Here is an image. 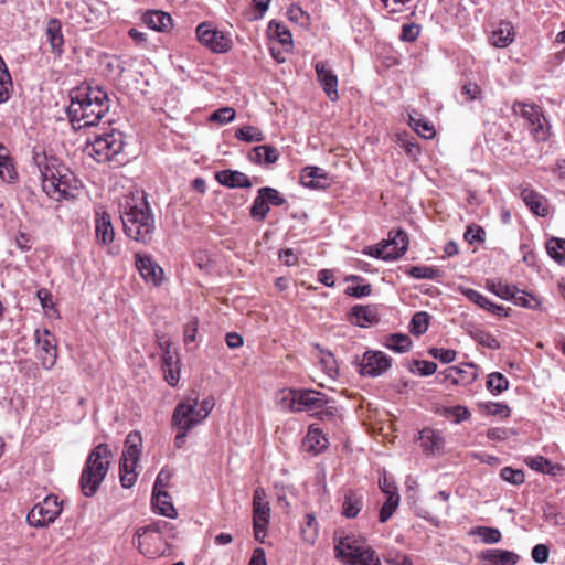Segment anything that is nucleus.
Returning a JSON list of instances; mask_svg holds the SVG:
<instances>
[{
	"label": "nucleus",
	"instance_id": "4c0bfd02",
	"mask_svg": "<svg viewBox=\"0 0 565 565\" xmlns=\"http://www.w3.org/2000/svg\"><path fill=\"white\" fill-rule=\"evenodd\" d=\"M271 36L277 39L280 44L286 46V52H289L292 46V36L290 31L280 22L271 21L269 23Z\"/></svg>",
	"mask_w": 565,
	"mask_h": 565
},
{
	"label": "nucleus",
	"instance_id": "c756f323",
	"mask_svg": "<svg viewBox=\"0 0 565 565\" xmlns=\"http://www.w3.org/2000/svg\"><path fill=\"white\" fill-rule=\"evenodd\" d=\"M151 503L154 511L158 512L159 514L170 519L177 518V510L173 507L171 498L168 492H152Z\"/></svg>",
	"mask_w": 565,
	"mask_h": 565
},
{
	"label": "nucleus",
	"instance_id": "052dcab7",
	"mask_svg": "<svg viewBox=\"0 0 565 565\" xmlns=\"http://www.w3.org/2000/svg\"><path fill=\"white\" fill-rule=\"evenodd\" d=\"M476 533L486 544H495L501 541V532L495 527L480 526Z\"/></svg>",
	"mask_w": 565,
	"mask_h": 565
},
{
	"label": "nucleus",
	"instance_id": "0eeeda50",
	"mask_svg": "<svg viewBox=\"0 0 565 565\" xmlns=\"http://www.w3.org/2000/svg\"><path fill=\"white\" fill-rule=\"evenodd\" d=\"M213 407L211 399L199 402L196 397H186L174 408L171 425L175 429L191 430L210 415Z\"/></svg>",
	"mask_w": 565,
	"mask_h": 565
},
{
	"label": "nucleus",
	"instance_id": "79ce46f5",
	"mask_svg": "<svg viewBox=\"0 0 565 565\" xmlns=\"http://www.w3.org/2000/svg\"><path fill=\"white\" fill-rule=\"evenodd\" d=\"M470 337L480 345L491 349V350H498L500 349V342L495 339L494 335H492L490 332L481 330V329H475L469 332Z\"/></svg>",
	"mask_w": 565,
	"mask_h": 565
},
{
	"label": "nucleus",
	"instance_id": "680f3d73",
	"mask_svg": "<svg viewBox=\"0 0 565 565\" xmlns=\"http://www.w3.org/2000/svg\"><path fill=\"white\" fill-rule=\"evenodd\" d=\"M235 116L236 113L232 107H224L212 113L210 120L218 124H228L235 119Z\"/></svg>",
	"mask_w": 565,
	"mask_h": 565
},
{
	"label": "nucleus",
	"instance_id": "4be33fe9",
	"mask_svg": "<svg viewBox=\"0 0 565 565\" xmlns=\"http://www.w3.org/2000/svg\"><path fill=\"white\" fill-rule=\"evenodd\" d=\"M300 182L309 189H324L329 184V178L319 167H306L301 171Z\"/></svg>",
	"mask_w": 565,
	"mask_h": 565
},
{
	"label": "nucleus",
	"instance_id": "c9c22d12",
	"mask_svg": "<svg viewBox=\"0 0 565 565\" xmlns=\"http://www.w3.org/2000/svg\"><path fill=\"white\" fill-rule=\"evenodd\" d=\"M383 344L397 353H405L411 349L412 340L403 333H393L385 337Z\"/></svg>",
	"mask_w": 565,
	"mask_h": 565
},
{
	"label": "nucleus",
	"instance_id": "7c9ffc66",
	"mask_svg": "<svg viewBox=\"0 0 565 565\" xmlns=\"http://www.w3.org/2000/svg\"><path fill=\"white\" fill-rule=\"evenodd\" d=\"M249 159L257 164H271L279 159V152L276 148L268 145L257 146L250 151Z\"/></svg>",
	"mask_w": 565,
	"mask_h": 565
},
{
	"label": "nucleus",
	"instance_id": "9d476101",
	"mask_svg": "<svg viewBox=\"0 0 565 565\" xmlns=\"http://www.w3.org/2000/svg\"><path fill=\"white\" fill-rule=\"evenodd\" d=\"M62 510V501L56 495L49 494L30 510L26 521L33 527H45L60 516Z\"/></svg>",
	"mask_w": 565,
	"mask_h": 565
},
{
	"label": "nucleus",
	"instance_id": "f8f14e48",
	"mask_svg": "<svg viewBox=\"0 0 565 565\" xmlns=\"http://www.w3.org/2000/svg\"><path fill=\"white\" fill-rule=\"evenodd\" d=\"M270 520V507L263 488H256L253 495V527L255 539L264 542Z\"/></svg>",
	"mask_w": 565,
	"mask_h": 565
},
{
	"label": "nucleus",
	"instance_id": "20e7f679",
	"mask_svg": "<svg viewBox=\"0 0 565 565\" xmlns=\"http://www.w3.org/2000/svg\"><path fill=\"white\" fill-rule=\"evenodd\" d=\"M125 145L122 132L111 129L108 132L96 134L93 139H88L85 152L98 163L118 167L128 161V157L124 151Z\"/></svg>",
	"mask_w": 565,
	"mask_h": 565
},
{
	"label": "nucleus",
	"instance_id": "603ef678",
	"mask_svg": "<svg viewBox=\"0 0 565 565\" xmlns=\"http://www.w3.org/2000/svg\"><path fill=\"white\" fill-rule=\"evenodd\" d=\"M548 255L561 263L565 260V239L551 238L546 244Z\"/></svg>",
	"mask_w": 565,
	"mask_h": 565
},
{
	"label": "nucleus",
	"instance_id": "37998d69",
	"mask_svg": "<svg viewBox=\"0 0 565 565\" xmlns=\"http://www.w3.org/2000/svg\"><path fill=\"white\" fill-rule=\"evenodd\" d=\"M319 364L329 377L335 379L339 375L337 360L330 351H320Z\"/></svg>",
	"mask_w": 565,
	"mask_h": 565
},
{
	"label": "nucleus",
	"instance_id": "e2e57ef3",
	"mask_svg": "<svg viewBox=\"0 0 565 565\" xmlns=\"http://www.w3.org/2000/svg\"><path fill=\"white\" fill-rule=\"evenodd\" d=\"M484 237V230L478 225H469L465 232V239L470 244L483 242Z\"/></svg>",
	"mask_w": 565,
	"mask_h": 565
},
{
	"label": "nucleus",
	"instance_id": "2eb2a0df",
	"mask_svg": "<svg viewBox=\"0 0 565 565\" xmlns=\"http://www.w3.org/2000/svg\"><path fill=\"white\" fill-rule=\"evenodd\" d=\"M35 342L39 347L40 359L44 369H52L57 359V344L53 334L47 329H36L34 332Z\"/></svg>",
	"mask_w": 565,
	"mask_h": 565
},
{
	"label": "nucleus",
	"instance_id": "69168bd1",
	"mask_svg": "<svg viewBox=\"0 0 565 565\" xmlns=\"http://www.w3.org/2000/svg\"><path fill=\"white\" fill-rule=\"evenodd\" d=\"M419 35V26L415 23H406L402 26L399 39L405 42H413Z\"/></svg>",
	"mask_w": 565,
	"mask_h": 565
},
{
	"label": "nucleus",
	"instance_id": "a211bd4d",
	"mask_svg": "<svg viewBox=\"0 0 565 565\" xmlns=\"http://www.w3.org/2000/svg\"><path fill=\"white\" fill-rule=\"evenodd\" d=\"M479 558L483 565H515L520 556L511 551L490 548L481 552Z\"/></svg>",
	"mask_w": 565,
	"mask_h": 565
},
{
	"label": "nucleus",
	"instance_id": "e433bc0d",
	"mask_svg": "<svg viewBox=\"0 0 565 565\" xmlns=\"http://www.w3.org/2000/svg\"><path fill=\"white\" fill-rule=\"evenodd\" d=\"M514 305L527 309H539L541 307V301L534 295L529 294L524 290H520L515 287L513 291V298L510 299Z\"/></svg>",
	"mask_w": 565,
	"mask_h": 565
},
{
	"label": "nucleus",
	"instance_id": "864d4df0",
	"mask_svg": "<svg viewBox=\"0 0 565 565\" xmlns=\"http://www.w3.org/2000/svg\"><path fill=\"white\" fill-rule=\"evenodd\" d=\"M399 503L398 493H391L380 511V522L385 523L396 511Z\"/></svg>",
	"mask_w": 565,
	"mask_h": 565
},
{
	"label": "nucleus",
	"instance_id": "9b49d317",
	"mask_svg": "<svg viewBox=\"0 0 565 565\" xmlns=\"http://www.w3.org/2000/svg\"><path fill=\"white\" fill-rule=\"evenodd\" d=\"M512 109L515 115H520L525 120L527 129L535 140L543 141L547 139L548 127L539 107L518 102L513 104Z\"/></svg>",
	"mask_w": 565,
	"mask_h": 565
},
{
	"label": "nucleus",
	"instance_id": "774afa93",
	"mask_svg": "<svg viewBox=\"0 0 565 565\" xmlns=\"http://www.w3.org/2000/svg\"><path fill=\"white\" fill-rule=\"evenodd\" d=\"M532 558L539 564L546 563L550 556V550L545 544H537L532 548Z\"/></svg>",
	"mask_w": 565,
	"mask_h": 565
},
{
	"label": "nucleus",
	"instance_id": "13d9d810",
	"mask_svg": "<svg viewBox=\"0 0 565 565\" xmlns=\"http://www.w3.org/2000/svg\"><path fill=\"white\" fill-rule=\"evenodd\" d=\"M500 477L514 486H520L525 481V476L523 470L521 469H513L511 467H504L500 471Z\"/></svg>",
	"mask_w": 565,
	"mask_h": 565
},
{
	"label": "nucleus",
	"instance_id": "f3484780",
	"mask_svg": "<svg viewBox=\"0 0 565 565\" xmlns=\"http://www.w3.org/2000/svg\"><path fill=\"white\" fill-rule=\"evenodd\" d=\"M317 78L322 86L326 95L330 100L335 102L339 99L338 92V77L334 72L328 67L326 62L319 61L315 65Z\"/></svg>",
	"mask_w": 565,
	"mask_h": 565
},
{
	"label": "nucleus",
	"instance_id": "338daca9",
	"mask_svg": "<svg viewBox=\"0 0 565 565\" xmlns=\"http://www.w3.org/2000/svg\"><path fill=\"white\" fill-rule=\"evenodd\" d=\"M170 479H171L170 471L162 469L156 478V482H154L152 492H156V493L167 492L166 489L169 486Z\"/></svg>",
	"mask_w": 565,
	"mask_h": 565
},
{
	"label": "nucleus",
	"instance_id": "7ed1b4c3",
	"mask_svg": "<svg viewBox=\"0 0 565 565\" xmlns=\"http://www.w3.org/2000/svg\"><path fill=\"white\" fill-rule=\"evenodd\" d=\"M109 110L107 93L99 86H82L71 92L70 120L74 129L96 126Z\"/></svg>",
	"mask_w": 565,
	"mask_h": 565
},
{
	"label": "nucleus",
	"instance_id": "b1692460",
	"mask_svg": "<svg viewBox=\"0 0 565 565\" xmlns=\"http://www.w3.org/2000/svg\"><path fill=\"white\" fill-rule=\"evenodd\" d=\"M46 41L51 46V52L57 56L63 53L64 36L60 20L52 18L47 21L45 29Z\"/></svg>",
	"mask_w": 565,
	"mask_h": 565
},
{
	"label": "nucleus",
	"instance_id": "412c9836",
	"mask_svg": "<svg viewBox=\"0 0 565 565\" xmlns=\"http://www.w3.org/2000/svg\"><path fill=\"white\" fill-rule=\"evenodd\" d=\"M515 39V30L511 22L500 21L492 30L489 41L491 45L504 49L509 46Z\"/></svg>",
	"mask_w": 565,
	"mask_h": 565
},
{
	"label": "nucleus",
	"instance_id": "39448f33",
	"mask_svg": "<svg viewBox=\"0 0 565 565\" xmlns=\"http://www.w3.org/2000/svg\"><path fill=\"white\" fill-rule=\"evenodd\" d=\"M113 452L107 444L97 445L88 455L79 486L85 497H93L108 473Z\"/></svg>",
	"mask_w": 565,
	"mask_h": 565
},
{
	"label": "nucleus",
	"instance_id": "58836bf2",
	"mask_svg": "<svg viewBox=\"0 0 565 565\" xmlns=\"http://www.w3.org/2000/svg\"><path fill=\"white\" fill-rule=\"evenodd\" d=\"M486 287L499 298L510 301V299L513 298V291L516 286L505 284L501 280L490 279L487 280Z\"/></svg>",
	"mask_w": 565,
	"mask_h": 565
},
{
	"label": "nucleus",
	"instance_id": "4468645a",
	"mask_svg": "<svg viewBox=\"0 0 565 565\" xmlns=\"http://www.w3.org/2000/svg\"><path fill=\"white\" fill-rule=\"evenodd\" d=\"M199 42L214 53H226L232 47V40L224 32L214 29L210 23H200L196 28Z\"/></svg>",
	"mask_w": 565,
	"mask_h": 565
},
{
	"label": "nucleus",
	"instance_id": "1a4fd4ad",
	"mask_svg": "<svg viewBox=\"0 0 565 565\" xmlns=\"http://www.w3.org/2000/svg\"><path fill=\"white\" fill-rule=\"evenodd\" d=\"M407 248V234L402 230H397L390 232L388 239H384L376 245L366 246L362 253L387 262L399 258L406 253Z\"/></svg>",
	"mask_w": 565,
	"mask_h": 565
},
{
	"label": "nucleus",
	"instance_id": "5701e85b",
	"mask_svg": "<svg viewBox=\"0 0 565 565\" xmlns=\"http://www.w3.org/2000/svg\"><path fill=\"white\" fill-rule=\"evenodd\" d=\"M420 447L427 455L439 454L445 445L441 434L433 428H424L418 437Z\"/></svg>",
	"mask_w": 565,
	"mask_h": 565
},
{
	"label": "nucleus",
	"instance_id": "f03ea898",
	"mask_svg": "<svg viewBox=\"0 0 565 565\" xmlns=\"http://www.w3.org/2000/svg\"><path fill=\"white\" fill-rule=\"evenodd\" d=\"M119 212L124 232L129 238L141 244L153 239L156 220L143 191L125 195L119 203Z\"/></svg>",
	"mask_w": 565,
	"mask_h": 565
},
{
	"label": "nucleus",
	"instance_id": "ddd939ff",
	"mask_svg": "<svg viewBox=\"0 0 565 565\" xmlns=\"http://www.w3.org/2000/svg\"><path fill=\"white\" fill-rule=\"evenodd\" d=\"M392 366V358L376 350H367L358 363V372L362 376L379 377Z\"/></svg>",
	"mask_w": 565,
	"mask_h": 565
},
{
	"label": "nucleus",
	"instance_id": "a19ab883",
	"mask_svg": "<svg viewBox=\"0 0 565 565\" xmlns=\"http://www.w3.org/2000/svg\"><path fill=\"white\" fill-rule=\"evenodd\" d=\"M351 311L359 327L365 328L376 320L375 313L370 307L354 306Z\"/></svg>",
	"mask_w": 565,
	"mask_h": 565
},
{
	"label": "nucleus",
	"instance_id": "473e14b6",
	"mask_svg": "<svg viewBox=\"0 0 565 565\" xmlns=\"http://www.w3.org/2000/svg\"><path fill=\"white\" fill-rule=\"evenodd\" d=\"M162 370L164 372V379L170 385H175L179 381V369L175 353L167 351L162 355Z\"/></svg>",
	"mask_w": 565,
	"mask_h": 565
},
{
	"label": "nucleus",
	"instance_id": "423d86ee",
	"mask_svg": "<svg viewBox=\"0 0 565 565\" xmlns=\"http://www.w3.org/2000/svg\"><path fill=\"white\" fill-rule=\"evenodd\" d=\"M334 554L335 558L344 565H382L376 552L361 536L337 537Z\"/></svg>",
	"mask_w": 565,
	"mask_h": 565
},
{
	"label": "nucleus",
	"instance_id": "72a5a7b5",
	"mask_svg": "<svg viewBox=\"0 0 565 565\" xmlns=\"http://www.w3.org/2000/svg\"><path fill=\"white\" fill-rule=\"evenodd\" d=\"M363 502L362 497L355 493L354 491H347L342 502V514L352 519L355 518L360 511L362 510Z\"/></svg>",
	"mask_w": 565,
	"mask_h": 565
},
{
	"label": "nucleus",
	"instance_id": "ea45409f",
	"mask_svg": "<svg viewBox=\"0 0 565 565\" xmlns=\"http://www.w3.org/2000/svg\"><path fill=\"white\" fill-rule=\"evenodd\" d=\"M481 412L487 415L508 418L511 414L510 407L505 403L499 402H480L478 404Z\"/></svg>",
	"mask_w": 565,
	"mask_h": 565
},
{
	"label": "nucleus",
	"instance_id": "a18cd8bd",
	"mask_svg": "<svg viewBox=\"0 0 565 565\" xmlns=\"http://www.w3.org/2000/svg\"><path fill=\"white\" fill-rule=\"evenodd\" d=\"M136 466L135 463L120 460L119 475L120 483L124 488H131L135 484L137 479V473L135 472Z\"/></svg>",
	"mask_w": 565,
	"mask_h": 565
},
{
	"label": "nucleus",
	"instance_id": "de8ad7c7",
	"mask_svg": "<svg viewBox=\"0 0 565 565\" xmlns=\"http://www.w3.org/2000/svg\"><path fill=\"white\" fill-rule=\"evenodd\" d=\"M11 88V76L6 67L3 60L0 57V104L9 99Z\"/></svg>",
	"mask_w": 565,
	"mask_h": 565
},
{
	"label": "nucleus",
	"instance_id": "5fc2aeb1",
	"mask_svg": "<svg viewBox=\"0 0 565 565\" xmlns=\"http://www.w3.org/2000/svg\"><path fill=\"white\" fill-rule=\"evenodd\" d=\"M269 205L262 194L257 192L253 205L250 207V215L253 218L264 221L269 212Z\"/></svg>",
	"mask_w": 565,
	"mask_h": 565
},
{
	"label": "nucleus",
	"instance_id": "bb28decb",
	"mask_svg": "<svg viewBox=\"0 0 565 565\" xmlns=\"http://www.w3.org/2000/svg\"><path fill=\"white\" fill-rule=\"evenodd\" d=\"M95 234L99 244L108 245L114 241L115 232L108 213L103 212L97 214Z\"/></svg>",
	"mask_w": 565,
	"mask_h": 565
},
{
	"label": "nucleus",
	"instance_id": "8fccbe9b",
	"mask_svg": "<svg viewBox=\"0 0 565 565\" xmlns=\"http://www.w3.org/2000/svg\"><path fill=\"white\" fill-rule=\"evenodd\" d=\"M235 136L238 140L246 142H259L265 139L264 134L254 126H244L237 129Z\"/></svg>",
	"mask_w": 565,
	"mask_h": 565
},
{
	"label": "nucleus",
	"instance_id": "c85d7f7f",
	"mask_svg": "<svg viewBox=\"0 0 565 565\" xmlns=\"http://www.w3.org/2000/svg\"><path fill=\"white\" fill-rule=\"evenodd\" d=\"M0 178L7 183L18 180V172L9 150L0 142Z\"/></svg>",
	"mask_w": 565,
	"mask_h": 565
},
{
	"label": "nucleus",
	"instance_id": "3c124183",
	"mask_svg": "<svg viewBox=\"0 0 565 565\" xmlns=\"http://www.w3.org/2000/svg\"><path fill=\"white\" fill-rule=\"evenodd\" d=\"M301 533L303 540L309 543H313L318 537V522L313 514H306L305 525L301 527Z\"/></svg>",
	"mask_w": 565,
	"mask_h": 565
},
{
	"label": "nucleus",
	"instance_id": "393cba45",
	"mask_svg": "<svg viewBox=\"0 0 565 565\" xmlns=\"http://www.w3.org/2000/svg\"><path fill=\"white\" fill-rule=\"evenodd\" d=\"M216 181L227 188L234 189V188H250L253 183L250 182L249 178L236 170H222L216 172L215 174Z\"/></svg>",
	"mask_w": 565,
	"mask_h": 565
},
{
	"label": "nucleus",
	"instance_id": "c03bdc74",
	"mask_svg": "<svg viewBox=\"0 0 565 565\" xmlns=\"http://www.w3.org/2000/svg\"><path fill=\"white\" fill-rule=\"evenodd\" d=\"M509 387L508 379L500 372H493L488 376L487 388L493 395H499Z\"/></svg>",
	"mask_w": 565,
	"mask_h": 565
},
{
	"label": "nucleus",
	"instance_id": "a878e982",
	"mask_svg": "<svg viewBox=\"0 0 565 565\" xmlns=\"http://www.w3.org/2000/svg\"><path fill=\"white\" fill-rule=\"evenodd\" d=\"M521 199L525 203V205L539 216H546L548 213L547 209V200L541 195L539 192L523 188L521 191Z\"/></svg>",
	"mask_w": 565,
	"mask_h": 565
},
{
	"label": "nucleus",
	"instance_id": "2f4dec72",
	"mask_svg": "<svg viewBox=\"0 0 565 565\" xmlns=\"http://www.w3.org/2000/svg\"><path fill=\"white\" fill-rule=\"evenodd\" d=\"M143 22L154 31H166L172 25L171 17L162 11H150L143 15Z\"/></svg>",
	"mask_w": 565,
	"mask_h": 565
},
{
	"label": "nucleus",
	"instance_id": "cd10ccee",
	"mask_svg": "<svg viewBox=\"0 0 565 565\" xmlns=\"http://www.w3.org/2000/svg\"><path fill=\"white\" fill-rule=\"evenodd\" d=\"M141 441L142 439L139 433H129L125 441V448L120 460L137 465L141 454Z\"/></svg>",
	"mask_w": 565,
	"mask_h": 565
},
{
	"label": "nucleus",
	"instance_id": "dca6fc26",
	"mask_svg": "<svg viewBox=\"0 0 565 565\" xmlns=\"http://www.w3.org/2000/svg\"><path fill=\"white\" fill-rule=\"evenodd\" d=\"M136 267L141 277L153 286L161 285L164 273L161 266L147 254H136Z\"/></svg>",
	"mask_w": 565,
	"mask_h": 565
},
{
	"label": "nucleus",
	"instance_id": "4d7b16f0",
	"mask_svg": "<svg viewBox=\"0 0 565 565\" xmlns=\"http://www.w3.org/2000/svg\"><path fill=\"white\" fill-rule=\"evenodd\" d=\"M461 294L471 302L489 311L492 301L488 299L486 296L481 295L479 291L471 288H461Z\"/></svg>",
	"mask_w": 565,
	"mask_h": 565
},
{
	"label": "nucleus",
	"instance_id": "6e6d98bb",
	"mask_svg": "<svg viewBox=\"0 0 565 565\" xmlns=\"http://www.w3.org/2000/svg\"><path fill=\"white\" fill-rule=\"evenodd\" d=\"M408 275L416 279H436L440 277V270L435 267L413 266L408 270Z\"/></svg>",
	"mask_w": 565,
	"mask_h": 565
},
{
	"label": "nucleus",
	"instance_id": "49530a36",
	"mask_svg": "<svg viewBox=\"0 0 565 565\" xmlns=\"http://www.w3.org/2000/svg\"><path fill=\"white\" fill-rule=\"evenodd\" d=\"M429 315L426 311L416 312L409 323V330L415 335L424 334L429 326Z\"/></svg>",
	"mask_w": 565,
	"mask_h": 565
},
{
	"label": "nucleus",
	"instance_id": "bf43d9fd",
	"mask_svg": "<svg viewBox=\"0 0 565 565\" xmlns=\"http://www.w3.org/2000/svg\"><path fill=\"white\" fill-rule=\"evenodd\" d=\"M258 193L263 195V198L266 200L268 205L271 204L274 206H280V205L285 204V202H286L285 198L280 194V192L274 188H269V186L260 188L258 190Z\"/></svg>",
	"mask_w": 565,
	"mask_h": 565
},
{
	"label": "nucleus",
	"instance_id": "0e129e2a",
	"mask_svg": "<svg viewBox=\"0 0 565 565\" xmlns=\"http://www.w3.org/2000/svg\"><path fill=\"white\" fill-rule=\"evenodd\" d=\"M429 354L438 359L443 363H450L456 359V351L451 349H444V348H431L429 350Z\"/></svg>",
	"mask_w": 565,
	"mask_h": 565
},
{
	"label": "nucleus",
	"instance_id": "f257e3e1",
	"mask_svg": "<svg viewBox=\"0 0 565 565\" xmlns=\"http://www.w3.org/2000/svg\"><path fill=\"white\" fill-rule=\"evenodd\" d=\"M32 163L39 172L42 190L49 198L61 202L78 196L81 182L58 158L49 154L42 148H34L32 151Z\"/></svg>",
	"mask_w": 565,
	"mask_h": 565
},
{
	"label": "nucleus",
	"instance_id": "6ab92c4d",
	"mask_svg": "<svg viewBox=\"0 0 565 565\" xmlns=\"http://www.w3.org/2000/svg\"><path fill=\"white\" fill-rule=\"evenodd\" d=\"M137 542L135 544L141 551L142 554L154 557L158 553L151 552L146 545L150 542H156L161 540L160 527L158 524L153 523L143 527H140L137 533Z\"/></svg>",
	"mask_w": 565,
	"mask_h": 565
},
{
	"label": "nucleus",
	"instance_id": "aec40b11",
	"mask_svg": "<svg viewBox=\"0 0 565 565\" xmlns=\"http://www.w3.org/2000/svg\"><path fill=\"white\" fill-rule=\"evenodd\" d=\"M328 446V439L322 430L315 425L309 426L302 440V449L311 455H318Z\"/></svg>",
	"mask_w": 565,
	"mask_h": 565
},
{
	"label": "nucleus",
	"instance_id": "6e6552de",
	"mask_svg": "<svg viewBox=\"0 0 565 565\" xmlns=\"http://www.w3.org/2000/svg\"><path fill=\"white\" fill-rule=\"evenodd\" d=\"M281 406L291 412H318L328 399L323 393L313 390H288L282 392Z\"/></svg>",
	"mask_w": 565,
	"mask_h": 565
},
{
	"label": "nucleus",
	"instance_id": "09e8293b",
	"mask_svg": "<svg viewBox=\"0 0 565 565\" xmlns=\"http://www.w3.org/2000/svg\"><path fill=\"white\" fill-rule=\"evenodd\" d=\"M525 461L531 469L537 472L555 475V469L558 468L556 465H553L548 459L542 456L531 457Z\"/></svg>",
	"mask_w": 565,
	"mask_h": 565
},
{
	"label": "nucleus",
	"instance_id": "f704fd0d",
	"mask_svg": "<svg viewBox=\"0 0 565 565\" xmlns=\"http://www.w3.org/2000/svg\"><path fill=\"white\" fill-rule=\"evenodd\" d=\"M409 125L425 139H431L435 136V128L430 121L416 111L409 114Z\"/></svg>",
	"mask_w": 565,
	"mask_h": 565
}]
</instances>
